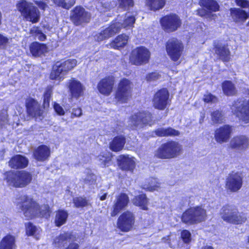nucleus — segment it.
I'll return each mask as SVG.
<instances>
[{
  "label": "nucleus",
  "instance_id": "c85d7f7f",
  "mask_svg": "<svg viewBox=\"0 0 249 249\" xmlns=\"http://www.w3.org/2000/svg\"><path fill=\"white\" fill-rule=\"evenodd\" d=\"M222 91L227 96L236 95L237 90L234 84L231 80H224L221 83Z\"/></svg>",
  "mask_w": 249,
  "mask_h": 249
},
{
  "label": "nucleus",
  "instance_id": "052dcab7",
  "mask_svg": "<svg viewBox=\"0 0 249 249\" xmlns=\"http://www.w3.org/2000/svg\"><path fill=\"white\" fill-rule=\"evenodd\" d=\"M35 3L42 10L44 11L47 7V4L42 1L35 0Z\"/></svg>",
  "mask_w": 249,
  "mask_h": 249
},
{
  "label": "nucleus",
  "instance_id": "9b49d317",
  "mask_svg": "<svg viewBox=\"0 0 249 249\" xmlns=\"http://www.w3.org/2000/svg\"><path fill=\"white\" fill-rule=\"evenodd\" d=\"M150 52L145 47L141 46L133 49L129 55V62L131 64L140 66L148 63Z\"/></svg>",
  "mask_w": 249,
  "mask_h": 249
},
{
  "label": "nucleus",
  "instance_id": "4468645a",
  "mask_svg": "<svg viewBox=\"0 0 249 249\" xmlns=\"http://www.w3.org/2000/svg\"><path fill=\"white\" fill-rule=\"evenodd\" d=\"M70 18L74 25L79 26L89 22L90 14L82 6L77 5L71 11Z\"/></svg>",
  "mask_w": 249,
  "mask_h": 249
},
{
  "label": "nucleus",
  "instance_id": "6e6d98bb",
  "mask_svg": "<svg viewBox=\"0 0 249 249\" xmlns=\"http://www.w3.org/2000/svg\"><path fill=\"white\" fill-rule=\"evenodd\" d=\"M160 75L157 72H152L147 74L146 76V79L148 81H155L159 79Z\"/></svg>",
  "mask_w": 249,
  "mask_h": 249
},
{
  "label": "nucleus",
  "instance_id": "39448f33",
  "mask_svg": "<svg viewBox=\"0 0 249 249\" xmlns=\"http://www.w3.org/2000/svg\"><path fill=\"white\" fill-rule=\"evenodd\" d=\"M5 176L8 184L15 187H24L29 184L32 179V175L25 171L8 172Z\"/></svg>",
  "mask_w": 249,
  "mask_h": 249
},
{
  "label": "nucleus",
  "instance_id": "13d9d810",
  "mask_svg": "<svg viewBox=\"0 0 249 249\" xmlns=\"http://www.w3.org/2000/svg\"><path fill=\"white\" fill-rule=\"evenodd\" d=\"M155 134L159 137H167L166 129L164 128H160L155 131Z\"/></svg>",
  "mask_w": 249,
  "mask_h": 249
},
{
  "label": "nucleus",
  "instance_id": "423d86ee",
  "mask_svg": "<svg viewBox=\"0 0 249 249\" xmlns=\"http://www.w3.org/2000/svg\"><path fill=\"white\" fill-rule=\"evenodd\" d=\"M17 7L26 20L33 23L39 21L40 12L38 8L32 3L28 2L26 0H20L17 4Z\"/></svg>",
  "mask_w": 249,
  "mask_h": 249
},
{
  "label": "nucleus",
  "instance_id": "603ef678",
  "mask_svg": "<svg viewBox=\"0 0 249 249\" xmlns=\"http://www.w3.org/2000/svg\"><path fill=\"white\" fill-rule=\"evenodd\" d=\"M119 7L126 9L134 6L133 0H118Z\"/></svg>",
  "mask_w": 249,
  "mask_h": 249
},
{
  "label": "nucleus",
  "instance_id": "4c0bfd02",
  "mask_svg": "<svg viewBox=\"0 0 249 249\" xmlns=\"http://www.w3.org/2000/svg\"><path fill=\"white\" fill-rule=\"evenodd\" d=\"M136 19L135 17L130 16L124 18L123 22L117 21L116 19L113 20L115 24H116L120 27L119 32L122 28H125L127 27H132L135 22Z\"/></svg>",
  "mask_w": 249,
  "mask_h": 249
},
{
  "label": "nucleus",
  "instance_id": "7ed1b4c3",
  "mask_svg": "<svg viewBox=\"0 0 249 249\" xmlns=\"http://www.w3.org/2000/svg\"><path fill=\"white\" fill-rule=\"evenodd\" d=\"M220 214L224 221L235 225L241 224L247 220L245 214L239 213L236 207L232 205L223 206Z\"/></svg>",
  "mask_w": 249,
  "mask_h": 249
},
{
  "label": "nucleus",
  "instance_id": "bb28decb",
  "mask_svg": "<svg viewBox=\"0 0 249 249\" xmlns=\"http://www.w3.org/2000/svg\"><path fill=\"white\" fill-rule=\"evenodd\" d=\"M230 14L233 21L235 22L244 23L249 17V12L239 8H231Z\"/></svg>",
  "mask_w": 249,
  "mask_h": 249
},
{
  "label": "nucleus",
  "instance_id": "f704fd0d",
  "mask_svg": "<svg viewBox=\"0 0 249 249\" xmlns=\"http://www.w3.org/2000/svg\"><path fill=\"white\" fill-rule=\"evenodd\" d=\"M71 235L70 233H64L56 237L54 240V245L56 247L61 248L71 241Z\"/></svg>",
  "mask_w": 249,
  "mask_h": 249
},
{
  "label": "nucleus",
  "instance_id": "6e6552de",
  "mask_svg": "<svg viewBox=\"0 0 249 249\" xmlns=\"http://www.w3.org/2000/svg\"><path fill=\"white\" fill-rule=\"evenodd\" d=\"M161 29L165 33L175 32L182 26V21L180 17L176 13H169L162 16L160 19Z\"/></svg>",
  "mask_w": 249,
  "mask_h": 249
},
{
  "label": "nucleus",
  "instance_id": "cd10ccee",
  "mask_svg": "<svg viewBox=\"0 0 249 249\" xmlns=\"http://www.w3.org/2000/svg\"><path fill=\"white\" fill-rule=\"evenodd\" d=\"M129 201L128 197L125 194H120L117 197L111 213L112 216L116 215L122 210L124 209Z\"/></svg>",
  "mask_w": 249,
  "mask_h": 249
},
{
  "label": "nucleus",
  "instance_id": "393cba45",
  "mask_svg": "<svg viewBox=\"0 0 249 249\" xmlns=\"http://www.w3.org/2000/svg\"><path fill=\"white\" fill-rule=\"evenodd\" d=\"M50 153V149L49 147L45 145H41L34 151L33 157L36 160L43 162L48 159Z\"/></svg>",
  "mask_w": 249,
  "mask_h": 249
},
{
  "label": "nucleus",
  "instance_id": "2eb2a0df",
  "mask_svg": "<svg viewBox=\"0 0 249 249\" xmlns=\"http://www.w3.org/2000/svg\"><path fill=\"white\" fill-rule=\"evenodd\" d=\"M243 185V176L241 173L232 172L226 179L225 188L230 192H237Z\"/></svg>",
  "mask_w": 249,
  "mask_h": 249
},
{
  "label": "nucleus",
  "instance_id": "c756f323",
  "mask_svg": "<svg viewBox=\"0 0 249 249\" xmlns=\"http://www.w3.org/2000/svg\"><path fill=\"white\" fill-rule=\"evenodd\" d=\"M128 36L125 34H122L117 36L110 42L111 47L114 49L119 50L124 47L127 43Z\"/></svg>",
  "mask_w": 249,
  "mask_h": 249
},
{
  "label": "nucleus",
  "instance_id": "e2e57ef3",
  "mask_svg": "<svg viewBox=\"0 0 249 249\" xmlns=\"http://www.w3.org/2000/svg\"><path fill=\"white\" fill-rule=\"evenodd\" d=\"M78 245L76 243H72L69 245L66 249H78Z\"/></svg>",
  "mask_w": 249,
  "mask_h": 249
},
{
  "label": "nucleus",
  "instance_id": "e433bc0d",
  "mask_svg": "<svg viewBox=\"0 0 249 249\" xmlns=\"http://www.w3.org/2000/svg\"><path fill=\"white\" fill-rule=\"evenodd\" d=\"M68 213L63 210H58L56 213L54 222L56 226L60 227L64 224L67 220Z\"/></svg>",
  "mask_w": 249,
  "mask_h": 249
},
{
  "label": "nucleus",
  "instance_id": "4d7b16f0",
  "mask_svg": "<svg viewBox=\"0 0 249 249\" xmlns=\"http://www.w3.org/2000/svg\"><path fill=\"white\" fill-rule=\"evenodd\" d=\"M165 129L167 137L178 136L179 134L178 131L176 130L171 127H168L167 128H165Z\"/></svg>",
  "mask_w": 249,
  "mask_h": 249
},
{
  "label": "nucleus",
  "instance_id": "1a4fd4ad",
  "mask_svg": "<svg viewBox=\"0 0 249 249\" xmlns=\"http://www.w3.org/2000/svg\"><path fill=\"white\" fill-rule=\"evenodd\" d=\"M206 217V211L201 206H196L190 208L183 213L181 220L184 223L193 224L204 221Z\"/></svg>",
  "mask_w": 249,
  "mask_h": 249
},
{
  "label": "nucleus",
  "instance_id": "ddd939ff",
  "mask_svg": "<svg viewBox=\"0 0 249 249\" xmlns=\"http://www.w3.org/2000/svg\"><path fill=\"white\" fill-rule=\"evenodd\" d=\"M152 116L147 111L142 110L132 115L129 120L128 125L132 128H140L144 125H152Z\"/></svg>",
  "mask_w": 249,
  "mask_h": 249
},
{
  "label": "nucleus",
  "instance_id": "a211bd4d",
  "mask_svg": "<svg viewBox=\"0 0 249 249\" xmlns=\"http://www.w3.org/2000/svg\"><path fill=\"white\" fill-rule=\"evenodd\" d=\"M120 27L115 24L112 20L108 26L99 33L95 35V39L97 42H101L113 36L115 34L119 32Z\"/></svg>",
  "mask_w": 249,
  "mask_h": 249
},
{
  "label": "nucleus",
  "instance_id": "72a5a7b5",
  "mask_svg": "<svg viewBox=\"0 0 249 249\" xmlns=\"http://www.w3.org/2000/svg\"><path fill=\"white\" fill-rule=\"evenodd\" d=\"M15 238L11 235H7L0 242V249H15Z\"/></svg>",
  "mask_w": 249,
  "mask_h": 249
},
{
  "label": "nucleus",
  "instance_id": "20e7f679",
  "mask_svg": "<svg viewBox=\"0 0 249 249\" xmlns=\"http://www.w3.org/2000/svg\"><path fill=\"white\" fill-rule=\"evenodd\" d=\"M132 82L126 78H122L119 81L114 93V99L116 104H124L131 97Z\"/></svg>",
  "mask_w": 249,
  "mask_h": 249
},
{
  "label": "nucleus",
  "instance_id": "c9c22d12",
  "mask_svg": "<svg viewBox=\"0 0 249 249\" xmlns=\"http://www.w3.org/2000/svg\"><path fill=\"white\" fill-rule=\"evenodd\" d=\"M53 95V87L48 86L45 89L43 94L42 107L43 109H48L50 107V102Z\"/></svg>",
  "mask_w": 249,
  "mask_h": 249
},
{
  "label": "nucleus",
  "instance_id": "0eeeda50",
  "mask_svg": "<svg viewBox=\"0 0 249 249\" xmlns=\"http://www.w3.org/2000/svg\"><path fill=\"white\" fill-rule=\"evenodd\" d=\"M181 146L175 141H170L163 143L156 152L155 156L163 159H170L177 157L180 154Z\"/></svg>",
  "mask_w": 249,
  "mask_h": 249
},
{
  "label": "nucleus",
  "instance_id": "0e129e2a",
  "mask_svg": "<svg viewBox=\"0 0 249 249\" xmlns=\"http://www.w3.org/2000/svg\"><path fill=\"white\" fill-rule=\"evenodd\" d=\"M53 109H63V108L60 106V105L55 102H53Z\"/></svg>",
  "mask_w": 249,
  "mask_h": 249
},
{
  "label": "nucleus",
  "instance_id": "774afa93",
  "mask_svg": "<svg viewBox=\"0 0 249 249\" xmlns=\"http://www.w3.org/2000/svg\"><path fill=\"white\" fill-rule=\"evenodd\" d=\"M36 110H31V109H30V110H26V112H27V113L29 114V115H31L32 116H33V113H35V111ZM36 111L37 110H36Z\"/></svg>",
  "mask_w": 249,
  "mask_h": 249
},
{
  "label": "nucleus",
  "instance_id": "338daca9",
  "mask_svg": "<svg viewBox=\"0 0 249 249\" xmlns=\"http://www.w3.org/2000/svg\"><path fill=\"white\" fill-rule=\"evenodd\" d=\"M107 193H105L103 194V196H101V194H99L98 196L101 200H104L106 198Z\"/></svg>",
  "mask_w": 249,
  "mask_h": 249
},
{
  "label": "nucleus",
  "instance_id": "b1692460",
  "mask_svg": "<svg viewBox=\"0 0 249 249\" xmlns=\"http://www.w3.org/2000/svg\"><path fill=\"white\" fill-rule=\"evenodd\" d=\"M68 88L72 98L77 99L83 94L84 88L80 81L72 78L69 81Z\"/></svg>",
  "mask_w": 249,
  "mask_h": 249
},
{
  "label": "nucleus",
  "instance_id": "49530a36",
  "mask_svg": "<svg viewBox=\"0 0 249 249\" xmlns=\"http://www.w3.org/2000/svg\"><path fill=\"white\" fill-rule=\"evenodd\" d=\"M26 109H40L37 101L31 97H28L25 103Z\"/></svg>",
  "mask_w": 249,
  "mask_h": 249
},
{
  "label": "nucleus",
  "instance_id": "de8ad7c7",
  "mask_svg": "<svg viewBox=\"0 0 249 249\" xmlns=\"http://www.w3.org/2000/svg\"><path fill=\"white\" fill-rule=\"evenodd\" d=\"M247 102L244 98H238L233 101L232 107L235 109H247Z\"/></svg>",
  "mask_w": 249,
  "mask_h": 249
},
{
  "label": "nucleus",
  "instance_id": "8fccbe9b",
  "mask_svg": "<svg viewBox=\"0 0 249 249\" xmlns=\"http://www.w3.org/2000/svg\"><path fill=\"white\" fill-rule=\"evenodd\" d=\"M111 157L109 154L107 155H100L97 157V160L99 161V164L102 167L108 166L111 161Z\"/></svg>",
  "mask_w": 249,
  "mask_h": 249
},
{
  "label": "nucleus",
  "instance_id": "6ab92c4d",
  "mask_svg": "<svg viewBox=\"0 0 249 249\" xmlns=\"http://www.w3.org/2000/svg\"><path fill=\"white\" fill-rule=\"evenodd\" d=\"M135 222L134 214L127 211L121 214L118 219V228L123 231H127L132 227Z\"/></svg>",
  "mask_w": 249,
  "mask_h": 249
},
{
  "label": "nucleus",
  "instance_id": "09e8293b",
  "mask_svg": "<svg viewBox=\"0 0 249 249\" xmlns=\"http://www.w3.org/2000/svg\"><path fill=\"white\" fill-rule=\"evenodd\" d=\"M74 206L76 208H81L87 206L89 204V201L83 197H76L73 199Z\"/></svg>",
  "mask_w": 249,
  "mask_h": 249
},
{
  "label": "nucleus",
  "instance_id": "37998d69",
  "mask_svg": "<svg viewBox=\"0 0 249 249\" xmlns=\"http://www.w3.org/2000/svg\"><path fill=\"white\" fill-rule=\"evenodd\" d=\"M233 114L244 124L249 123V110H234Z\"/></svg>",
  "mask_w": 249,
  "mask_h": 249
},
{
  "label": "nucleus",
  "instance_id": "c03bdc74",
  "mask_svg": "<svg viewBox=\"0 0 249 249\" xmlns=\"http://www.w3.org/2000/svg\"><path fill=\"white\" fill-rule=\"evenodd\" d=\"M26 233L28 236H36L40 232V229L37 228L31 222H27L25 224Z\"/></svg>",
  "mask_w": 249,
  "mask_h": 249
},
{
  "label": "nucleus",
  "instance_id": "412c9836",
  "mask_svg": "<svg viewBox=\"0 0 249 249\" xmlns=\"http://www.w3.org/2000/svg\"><path fill=\"white\" fill-rule=\"evenodd\" d=\"M213 49L218 58L223 62H228L231 60V52L227 44H219L215 41L213 43Z\"/></svg>",
  "mask_w": 249,
  "mask_h": 249
},
{
  "label": "nucleus",
  "instance_id": "aec40b11",
  "mask_svg": "<svg viewBox=\"0 0 249 249\" xmlns=\"http://www.w3.org/2000/svg\"><path fill=\"white\" fill-rule=\"evenodd\" d=\"M232 133V126L225 124L215 130L214 132L215 140L220 144L227 142L231 138Z\"/></svg>",
  "mask_w": 249,
  "mask_h": 249
},
{
  "label": "nucleus",
  "instance_id": "2f4dec72",
  "mask_svg": "<svg viewBox=\"0 0 249 249\" xmlns=\"http://www.w3.org/2000/svg\"><path fill=\"white\" fill-rule=\"evenodd\" d=\"M125 143V139L124 136H117L110 143L109 147L113 151H119L123 149Z\"/></svg>",
  "mask_w": 249,
  "mask_h": 249
},
{
  "label": "nucleus",
  "instance_id": "ea45409f",
  "mask_svg": "<svg viewBox=\"0 0 249 249\" xmlns=\"http://www.w3.org/2000/svg\"><path fill=\"white\" fill-rule=\"evenodd\" d=\"M133 201L134 205L141 207L143 210L147 209V199L145 195L142 194L136 196Z\"/></svg>",
  "mask_w": 249,
  "mask_h": 249
},
{
  "label": "nucleus",
  "instance_id": "7c9ffc66",
  "mask_svg": "<svg viewBox=\"0 0 249 249\" xmlns=\"http://www.w3.org/2000/svg\"><path fill=\"white\" fill-rule=\"evenodd\" d=\"M119 166L123 170L132 171L135 167V162L128 156L121 155L118 159Z\"/></svg>",
  "mask_w": 249,
  "mask_h": 249
},
{
  "label": "nucleus",
  "instance_id": "f257e3e1",
  "mask_svg": "<svg viewBox=\"0 0 249 249\" xmlns=\"http://www.w3.org/2000/svg\"><path fill=\"white\" fill-rule=\"evenodd\" d=\"M14 203L23 212L25 217L31 219L36 216L48 217L50 216L47 205L40 207L33 199L26 195L17 196Z\"/></svg>",
  "mask_w": 249,
  "mask_h": 249
},
{
  "label": "nucleus",
  "instance_id": "473e14b6",
  "mask_svg": "<svg viewBox=\"0 0 249 249\" xmlns=\"http://www.w3.org/2000/svg\"><path fill=\"white\" fill-rule=\"evenodd\" d=\"M166 0H145V5L150 11L156 12L162 9Z\"/></svg>",
  "mask_w": 249,
  "mask_h": 249
},
{
  "label": "nucleus",
  "instance_id": "79ce46f5",
  "mask_svg": "<svg viewBox=\"0 0 249 249\" xmlns=\"http://www.w3.org/2000/svg\"><path fill=\"white\" fill-rule=\"evenodd\" d=\"M211 120L213 124H221L225 121V117L221 110H215L211 113Z\"/></svg>",
  "mask_w": 249,
  "mask_h": 249
},
{
  "label": "nucleus",
  "instance_id": "9d476101",
  "mask_svg": "<svg viewBox=\"0 0 249 249\" xmlns=\"http://www.w3.org/2000/svg\"><path fill=\"white\" fill-rule=\"evenodd\" d=\"M165 49L171 60L177 62L182 55L184 46L181 40L176 37H171L166 42Z\"/></svg>",
  "mask_w": 249,
  "mask_h": 249
},
{
  "label": "nucleus",
  "instance_id": "4be33fe9",
  "mask_svg": "<svg viewBox=\"0 0 249 249\" xmlns=\"http://www.w3.org/2000/svg\"><path fill=\"white\" fill-rule=\"evenodd\" d=\"M230 145L232 149L244 151L249 147V139L245 135L234 136L231 140Z\"/></svg>",
  "mask_w": 249,
  "mask_h": 249
},
{
  "label": "nucleus",
  "instance_id": "680f3d73",
  "mask_svg": "<svg viewBox=\"0 0 249 249\" xmlns=\"http://www.w3.org/2000/svg\"><path fill=\"white\" fill-rule=\"evenodd\" d=\"M74 111L71 112V118L74 117H79L82 115V110H73Z\"/></svg>",
  "mask_w": 249,
  "mask_h": 249
},
{
  "label": "nucleus",
  "instance_id": "3c124183",
  "mask_svg": "<svg viewBox=\"0 0 249 249\" xmlns=\"http://www.w3.org/2000/svg\"><path fill=\"white\" fill-rule=\"evenodd\" d=\"M96 180V176L91 173H88L86 177L84 178V183L87 185L94 184Z\"/></svg>",
  "mask_w": 249,
  "mask_h": 249
},
{
  "label": "nucleus",
  "instance_id": "58836bf2",
  "mask_svg": "<svg viewBox=\"0 0 249 249\" xmlns=\"http://www.w3.org/2000/svg\"><path fill=\"white\" fill-rule=\"evenodd\" d=\"M160 185V183L157 178H151L148 180L147 182L143 185L142 188L145 190L151 191L157 190Z\"/></svg>",
  "mask_w": 249,
  "mask_h": 249
},
{
  "label": "nucleus",
  "instance_id": "bf43d9fd",
  "mask_svg": "<svg viewBox=\"0 0 249 249\" xmlns=\"http://www.w3.org/2000/svg\"><path fill=\"white\" fill-rule=\"evenodd\" d=\"M35 34L38 35L37 38L40 41H43L46 39V36L41 30H36Z\"/></svg>",
  "mask_w": 249,
  "mask_h": 249
},
{
  "label": "nucleus",
  "instance_id": "a19ab883",
  "mask_svg": "<svg viewBox=\"0 0 249 249\" xmlns=\"http://www.w3.org/2000/svg\"><path fill=\"white\" fill-rule=\"evenodd\" d=\"M52 1L57 6L67 10L73 6L75 3V0H52Z\"/></svg>",
  "mask_w": 249,
  "mask_h": 249
},
{
  "label": "nucleus",
  "instance_id": "dca6fc26",
  "mask_svg": "<svg viewBox=\"0 0 249 249\" xmlns=\"http://www.w3.org/2000/svg\"><path fill=\"white\" fill-rule=\"evenodd\" d=\"M199 4L202 8L198 10V14L201 17L219 11L220 6L215 0H200Z\"/></svg>",
  "mask_w": 249,
  "mask_h": 249
},
{
  "label": "nucleus",
  "instance_id": "a18cd8bd",
  "mask_svg": "<svg viewBox=\"0 0 249 249\" xmlns=\"http://www.w3.org/2000/svg\"><path fill=\"white\" fill-rule=\"evenodd\" d=\"M202 101L205 104L212 105L218 103V99L217 96L210 92H206L204 94Z\"/></svg>",
  "mask_w": 249,
  "mask_h": 249
},
{
  "label": "nucleus",
  "instance_id": "864d4df0",
  "mask_svg": "<svg viewBox=\"0 0 249 249\" xmlns=\"http://www.w3.org/2000/svg\"><path fill=\"white\" fill-rule=\"evenodd\" d=\"M9 43V38L0 33V50L5 49Z\"/></svg>",
  "mask_w": 249,
  "mask_h": 249
},
{
  "label": "nucleus",
  "instance_id": "5fc2aeb1",
  "mask_svg": "<svg viewBox=\"0 0 249 249\" xmlns=\"http://www.w3.org/2000/svg\"><path fill=\"white\" fill-rule=\"evenodd\" d=\"M181 237L185 243H189L191 241V234L187 230H183L181 233Z\"/></svg>",
  "mask_w": 249,
  "mask_h": 249
},
{
  "label": "nucleus",
  "instance_id": "5701e85b",
  "mask_svg": "<svg viewBox=\"0 0 249 249\" xmlns=\"http://www.w3.org/2000/svg\"><path fill=\"white\" fill-rule=\"evenodd\" d=\"M29 48L31 54L35 57H41L45 55L48 51V48L46 44L37 41L31 43Z\"/></svg>",
  "mask_w": 249,
  "mask_h": 249
},
{
  "label": "nucleus",
  "instance_id": "f03ea898",
  "mask_svg": "<svg viewBox=\"0 0 249 249\" xmlns=\"http://www.w3.org/2000/svg\"><path fill=\"white\" fill-rule=\"evenodd\" d=\"M77 65L74 58L61 59L53 62L49 78L51 80L60 81Z\"/></svg>",
  "mask_w": 249,
  "mask_h": 249
},
{
  "label": "nucleus",
  "instance_id": "f8f14e48",
  "mask_svg": "<svg viewBox=\"0 0 249 249\" xmlns=\"http://www.w3.org/2000/svg\"><path fill=\"white\" fill-rule=\"evenodd\" d=\"M168 90L161 88L157 91L152 98V103L155 109H165L171 105Z\"/></svg>",
  "mask_w": 249,
  "mask_h": 249
},
{
  "label": "nucleus",
  "instance_id": "a878e982",
  "mask_svg": "<svg viewBox=\"0 0 249 249\" xmlns=\"http://www.w3.org/2000/svg\"><path fill=\"white\" fill-rule=\"evenodd\" d=\"M9 166L12 168L22 169L26 167L29 163L28 159L21 155H16L9 161Z\"/></svg>",
  "mask_w": 249,
  "mask_h": 249
},
{
  "label": "nucleus",
  "instance_id": "f3484780",
  "mask_svg": "<svg viewBox=\"0 0 249 249\" xmlns=\"http://www.w3.org/2000/svg\"><path fill=\"white\" fill-rule=\"evenodd\" d=\"M115 84V77L107 75L101 79L97 84V89L100 93L108 96L112 92Z\"/></svg>",
  "mask_w": 249,
  "mask_h": 249
},
{
  "label": "nucleus",
  "instance_id": "69168bd1",
  "mask_svg": "<svg viewBox=\"0 0 249 249\" xmlns=\"http://www.w3.org/2000/svg\"><path fill=\"white\" fill-rule=\"evenodd\" d=\"M55 112L58 115H63L65 114L64 110H54Z\"/></svg>",
  "mask_w": 249,
  "mask_h": 249
}]
</instances>
